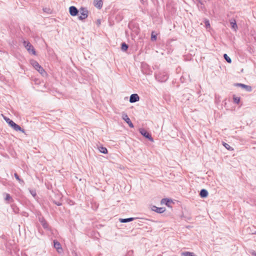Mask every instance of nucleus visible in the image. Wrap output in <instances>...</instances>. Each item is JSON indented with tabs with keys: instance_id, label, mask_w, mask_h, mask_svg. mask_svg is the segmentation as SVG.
<instances>
[{
	"instance_id": "nucleus-2",
	"label": "nucleus",
	"mask_w": 256,
	"mask_h": 256,
	"mask_svg": "<svg viewBox=\"0 0 256 256\" xmlns=\"http://www.w3.org/2000/svg\"><path fill=\"white\" fill-rule=\"evenodd\" d=\"M30 64L42 76H44L46 74V72L44 70L39 64L36 61L33 60H31Z\"/></svg>"
},
{
	"instance_id": "nucleus-20",
	"label": "nucleus",
	"mask_w": 256,
	"mask_h": 256,
	"mask_svg": "<svg viewBox=\"0 0 256 256\" xmlns=\"http://www.w3.org/2000/svg\"><path fill=\"white\" fill-rule=\"evenodd\" d=\"M224 58L226 60L228 63L230 64L232 62L231 58L227 55V54H224Z\"/></svg>"
},
{
	"instance_id": "nucleus-24",
	"label": "nucleus",
	"mask_w": 256,
	"mask_h": 256,
	"mask_svg": "<svg viewBox=\"0 0 256 256\" xmlns=\"http://www.w3.org/2000/svg\"><path fill=\"white\" fill-rule=\"evenodd\" d=\"M14 177L16 178L20 182H24V181L22 180L20 178H19V176H18V174H16V173H15L14 174Z\"/></svg>"
},
{
	"instance_id": "nucleus-14",
	"label": "nucleus",
	"mask_w": 256,
	"mask_h": 256,
	"mask_svg": "<svg viewBox=\"0 0 256 256\" xmlns=\"http://www.w3.org/2000/svg\"><path fill=\"white\" fill-rule=\"evenodd\" d=\"M153 210L156 212L158 213H162L164 212L165 209L163 208H158L156 206H154Z\"/></svg>"
},
{
	"instance_id": "nucleus-21",
	"label": "nucleus",
	"mask_w": 256,
	"mask_h": 256,
	"mask_svg": "<svg viewBox=\"0 0 256 256\" xmlns=\"http://www.w3.org/2000/svg\"><path fill=\"white\" fill-rule=\"evenodd\" d=\"M184 256H196L193 252H186L182 253Z\"/></svg>"
},
{
	"instance_id": "nucleus-28",
	"label": "nucleus",
	"mask_w": 256,
	"mask_h": 256,
	"mask_svg": "<svg viewBox=\"0 0 256 256\" xmlns=\"http://www.w3.org/2000/svg\"><path fill=\"white\" fill-rule=\"evenodd\" d=\"M30 192L31 194L33 196V197L35 198L36 196V192L34 190H30Z\"/></svg>"
},
{
	"instance_id": "nucleus-32",
	"label": "nucleus",
	"mask_w": 256,
	"mask_h": 256,
	"mask_svg": "<svg viewBox=\"0 0 256 256\" xmlns=\"http://www.w3.org/2000/svg\"><path fill=\"white\" fill-rule=\"evenodd\" d=\"M56 204L57 206H60V205H61V204H60V202H56Z\"/></svg>"
},
{
	"instance_id": "nucleus-23",
	"label": "nucleus",
	"mask_w": 256,
	"mask_h": 256,
	"mask_svg": "<svg viewBox=\"0 0 256 256\" xmlns=\"http://www.w3.org/2000/svg\"><path fill=\"white\" fill-rule=\"evenodd\" d=\"M204 22V24H205V26H206V28H210V24L208 20H205Z\"/></svg>"
},
{
	"instance_id": "nucleus-16",
	"label": "nucleus",
	"mask_w": 256,
	"mask_h": 256,
	"mask_svg": "<svg viewBox=\"0 0 256 256\" xmlns=\"http://www.w3.org/2000/svg\"><path fill=\"white\" fill-rule=\"evenodd\" d=\"M170 202H171V201L166 198H163L161 200L162 204H166V206H170Z\"/></svg>"
},
{
	"instance_id": "nucleus-34",
	"label": "nucleus",
	"mask_w": 256,
	"mask_h": 256,
	"mask_svg": "<svg viewBox=\"0 0 256 256\" xmlns=\"http://www.w3.org/2000/svg\"><path fill=\"white\" fill-rule=\"evenodd\" d=\"M198 0V2H200V0Z\"/></svg>"
},
{
	"instance_id": "nucleus-26",
	"label": "nucleus",
	"mask_w": 256,
	"mask_h": 256,
	"mask_svg": "<svg viewBox=\"0 0 256 256\" xmlns=\"http://www.w3.org/2000/svg\"><path fill=\"white\" fill-rule=\"evenodd\" d=\"M156 78L158 80H160L162 82V81H165L167 80L168 78V76H164V78L162 80H160V76H158Z\"/></svg>"
},
{
	"instance_id": "nucleus-13",
	"label": "nucleus",
	"mask_w": 256,
	"mask_h": 256,
	"mask_svg": "<svg viewBox=\"0 0 256 256\" xmlns=\"http://www.w3.org/2000/svg\"><path fill=\"white\" fill-rule=\"evenodd\" d=\"M200 194L202 198H206L208 195V192L206 190L202 189L200 190Z\"/></svg>"
},
{
	"instance_id": "nucleus-11",
	"label": "nucleus",
	"mask_w": 256,
	"mask_h": 256,
	"mask_svg": "<svg viewBox=\"0 0 256 256\" xmlns=\"http://www.w3.org/2000/svg\"><path fill=\"white\" fill-rule=\"evenodd\" d=\"M241 88L244 90L246 92H250L252 90V88L250 86L241 84Z\"/></svg>"
},
{
	"instance_id": "nucleus-9",
	"label": "nucleus",
	"mask_w": 256,
	"mask_h": 256,
	"mask_svg": "<svg viewBox=\"0 0 256 256\" xmlns=\"http://www.w3.org/2000/svg\"><path fill=\"white\" fill-rule=\"evenodd\" d=\"M140 100V97L138 94H132L130 98V102L131 103L135 102L138 101Z\"/></svg>"
},
{
	"instance_id": "nucleus-8",
	"label": "nucleus",
	"mask_w": 256,
	"mask_h": 256,
	"mask_svg": "<svg viewBox=\"0 0 256 256\" xmlns=\"http://www.w3.org/2000/svg\"><path fill=\"white\" fill-rule=\"evenodd\" d=\"M69 12L72 16H76L78 13V10L74 6H71L69 8Z\"/></svg>"
},
{
	"instance_id": "nucleus-25",
	"label": "nucleus",
	"mask_w": 256,
	"mask_h": 256,
	"mask_svg": "<svg viewBox=\"0 0 256 256\" xmlns=\"http://www.w3.org/2000/svg\"><path fill=\"white\" fill-rule=\"evenodd\" d=\"M11 199H12V198H11L10 196V194H6L5 200L6 201H8Z\"/></svg>"
},
{
	"instance_id": "nucleus-30",
	"label": "nucleus",
	"mask_w": 256,
	"mask_h": 256,
	"mask_svg": "<svg viewBox=\"0 0 256 256\" xmlns=\"http://www.w3.org/2000/svg\"><path fill=\"white\" fill-rule=\"evenodd\" d=\"M152 40H156V36H154L152 34Z\"/></svg>"
},
{
	"instance_id": "nucleus-33",
	"label": "nucleus",
	"mask_w": 256,
	"mask_h": 256,
	"mask_svg": "<svg viewBox=\"0 0 256 256\" xmlns=\"http://www.w3.org/2000/svg\"><path fill=\"white\" fill-rule=\"evenodd\" d=\"M252 254L254 256H256V252H253L252 253Z\"/></svg>"
},
{
	"instance_id": "nucleus-1",
	"label": "nucleus",
	"mask_w": 256,
	"mask_h": 256,
	"mask_svg": "<svg viewBox=\"0 0 256 256\" xmlns=\"http://www.w3.org/2000/svg\"><path fill=\"white\" fill-rule=\"evenodd\" d=\"M2 118H4V119L5 120V121L14 130H15L16 131H20L24 134H26L25 130L24 129L22 128L20 126H19L18 124H16L10 118L4 116V114H2Z\"/></svg>"
},
{
	"instance_id": "nucleus-18",
	"label": "nucleus",
	"mask_w": 256,
	"mask_h": 256,
	"mask_svg": "<svg viewBox=\"0 0 256 256\" xmlns=\"http://www.w3.org/2000/svg\"><path fill=\"white\" fill-rule=\"evenodd\" d=\"M98 150L102 154H106L108 153V150L105 147L100 146L98 148Z\"/></svg>"
},
{
	"instance_id": "nucleus-7",
	"label": "nucleus",
	"mask_w": 256,
	"mask_h": 256,
	"mask_svg": "<svg viewBox=\"0 0 256 256\" xmlns=\"http://www.w3.org/2000/svg\"><path fill=\"white\" fill-rule=\"evenodd\" d=\"M54 248L56 250L58 253L61 254L62 252V248L60 244L58 242L54 240Z\"/></svg>"
},
{
	"instance_id": "nucleus-35",
	"label": "nucleus",
	"mask_w": 256,
	"mask_h": 256,
	"mask_svg": "<svg viewBox=\"0 0 256 256\" xmlns=\"http://www.w3.org/2000/svg\"><path fill=\"white\" fill-rule=\"evenodd\" d=\"M254 234H256V232Z\"/></svg>"
},
{
	"instance_id": "nucleus-5",
	"label": "nucleus",
	"mask_w": 256,
	"mask_h": 256,
	"mask_svg": "<svg viewBox=\"0 0 256 256\" xmlns=\"http://www.w3.org/2000/svg\"><path fill=\"white\" fill-rule=\"evenodd\" d=\"M140 132L145 138H148L150 141L154 142V139L151 134L144 128L140 130Z\"/></svg>"
},
{
	"instance_id": "nucleus-15",
	"label": "nucleus",
	"mask_w": 256,
	"mask_h": 256,
	"mask_svg": "<svg viewBox=\"0 0 256 256\" xmlns=\"http://www.w3.org/2000/svg\"><path fill=\"white\" fill-rule=\"evenodd\" d=\"M134 219V218H120V221L121 222L125 223V222H128L132 221Z\"/></svg>"
},
{
	"instance_id": "nucleus-10",
	"label": "nucleus",
	"mask_w": 256,
	"mask_h": 256,
	"mask_svg": "<svg viewBox=\"0 0 256 256\" xmlns=\"http://www.w3.org/2000/svg\"><path fill=\"white\" fill-rule=\"evenodd\" d=\"M94 4L97 8H100L102 6V0H94Z\"/></svg>"
},
{
	"instance_id": "nucleus-12",
	"label": "nucleus",
	"mask_w": 256,
	"mask_h": 256,
	"mask_svg": "<svg viewBox=\"0 0 256 256\" xmlns=\"http://www.w3.org/2000/svg\"><path fill=\"white\" fill-rule=\"evenodd\" d=\"M40 221L44 228L46 229L48 228V224L43 218H40Z\"/></svg>"
},
{
	"instance_id": "nucleus-3",
	"label": "nucleus",
	"mask_w": 256,
	"mask_h": 256,
	"mask_svg": "<svg viewBox=\"0 0 256 256\" xmlns=\"http://www.w3.org/2000/svg\"><path fill=\"white\" fill-rule=\"evenodd\" d=\"M22 43L24 46L26 48L30 54H32L33 55L36 54V52L34 46L30 42L26 40H24Z\"/></svg>"
},
{
	"instance_id": "nucleus-31",
	"label": "nucleus",
	"mask_w": 256,
	"mask_h": 256,
	"mask_svg": "<svg viewBox=\"0 0 256 256\" xmlns=\"http://www.w3.org/2000/svg\"><path fill=\"white\" fill-rule=\"evenodd\" d=\"M234 86H240V83L235 84Z\"/></svg>"
},
{
	"instance_id": "nucleus-19",
	"label": "nucleus",
	"mask_w": 256,
	"mask_h": 256,
	"mask_svg": "<svg viewBox=\"0 0 256 256\" xmlns=\"http://www.w3.org/2000/svg\"><path fill=\"white\" fill-rule=\"evenodd\" d=\"M128 48V46L125 42L122 44L121 49L122 50L126 52Z\"/></svg>"
},
{
	"instance_id": "nucleus-27",
	"label": "nucleus",
	"mask_w": 256,
	"mask_h": 256,
	"mask_svg": "<svg viewBox=\"0 0 256 256\" xmlns=\"http://www.w3.org/2000/svg\"><path fill=\"white\" fill-rule=\"evenodd\" d=\"M223 146L228 150H230L231 148L230 146L226 142H223Z\"/></svg>"
},
{
	"instance_id": "nucleus-29",
	"label": "nucleus",
	"mask_w": 256,
	"mask_h": 256,
	"mask_svg": "<svg viewBox=\"0 0 256 256\" xmlns=\"http://www.w3.org/2000/svg\"><path fill=\"white\" fill-rule=\"evenodd\" d=\"M132 251H129L128 252L126 256H132Z\"/></svg>"
},
{
	"instance_id": "nucleus-6",
	"label": "nucleus",
	"mask_w": 256,
	"mask_h": 256,
	"mask_svg": "<svg viewBox=\"0 0 256 256\" xmlns=\"http://www.w3.org/2000/svg\"><path fill=\"white\" fill-rule=\"evenodd\" d=\"M122 118L128 124L130 127L132 128L134 127V124L130 121V118L128 117L127 114L125 112L122 113Z\"/></svg>"
},
{
	"instance_id": "nucleus-4",
	"label": "nucleus",
	"mask_w": 256,
	"mask_h": 256,
	"mask_svg": "<svg viewBox=\"0 0 256 256\" xmlns=\"http://www.w3.org/2000/svg\"><path fill=\"white\" fill-rule=\"evenodd\" d=\"M80 14L78 19L80 20H84L88 16V10L86 8H82L80 9Z\"/></svg>"
},
{
	"instance_id": "nucleus-22",
	"label": "nucleus",
	"mask_w": 256,
	"mask_h": 256,
	"mask_svg": "<svg viewBox=\"0 0 256 256\" xmlns=\"http://www.w3.org/2000/svg\"><path fill=\"white\" fill-rule=\"evenodd\" d=\"M230 25H231L232 28L233 29H234V30H236V28L237 27V26H236L235 20H234V22H231Z\"/></svg>"
},
{
	"instance_id": "nucleus-17",
	"label": "nucleus",
	"mask_w": 256,
	"mask_h": 256,
	"mask_svg": "<svg viewBox=\"0 0 256 256\" xmlns=\"http://www.w3.org/2000/svg\"><path fill=\"white\" fill-rule=\"evenodd\" d=\"M233 102L235 104H238L240 102V98L236 96V95L234 94L232 96Z\"/></svg>"
}]
</instances>
